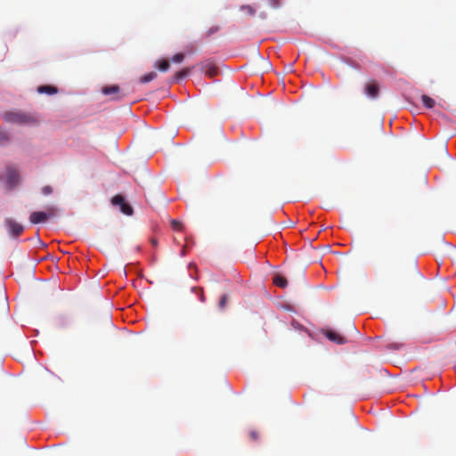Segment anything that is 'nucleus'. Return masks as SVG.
Returning <instances> with one entry per match:
<instances>
[{"label":"nucleus","mask_w":456,"mask_h":456,"mask_svg":"<svg viewBox=\"0 0 456 456\" xmlns=\"http://www.w3.org/2000/svg\"><path fill=\"white\" fill-rule=\"evenodd\" d=\"M4 118L6 122L37 126L39 123V119L37 116L31 113H26L21 111H11L4 114Z\"/></svg>","instance_id":"obj_1"},{"label":"nucleus","mask_w":456,"mask_h":456,"mask_svg":"<svg viewBox=\"0 0 456 456\" xmlns=\"http://www.w3.org/2000/svg\"><path fill=\"white\" fill-rule=\"evenodd\" d=\"M57 215V208L55 207H48L46 211H35L29 216L31 224H37L45 223L49 218L55 217Z\"/></svg>","instance_id":"obj_2"},{"label":"nucleus","mask_w":456,"mask_h":456,"mask_svg":"<svg viewBox=\"0 0 456 456\" xmlns=\"http://www.w3.org/2000/svg\"><path fill=\"white\" fill-rule=\"evenodd\" d=\"M111 203L114 206H118L120 208V211L123 214H125L126 216L133 215V212H134L133 208L130 206V204L126 202L125 198L122 195H119V194L115 195L111 199Z\"/></svg>","instance_id":"obj_3"},{"label":"nucleus","mask_w":456,"mask_h":456,"mask_svg":"<svg viewBox=\"0 0 456 456\" xmlns=\"http://www.w3.org/2000/svg\"><path fill=\"white\" fill-rule=\"evenodd\" d=\"M4 224L7 227L8 232L13 236L18 237L24 231L23 226L12 218H6Z\"/></svg>","instance_id":"obj_4"},{"label":"nucleus","mask_w":456,"mask_h":456,"mask_svg":"<svg viewBox=\"0 0 456 456\" xmlns=\"http://www.w3.org/2000/svg\"><path fill=\"white\" fill-rule=\"evenodd\" d=\"M102 93L105 95H112V100L119 101L124 98L125 94H120V88L117 85L108 86L102 88Z\"/></svg>","instance_id":"obj_5"},{"label":"nucleus","mask_w":456,"mask_h":456,"mask_svg":"<svg viewBox=\"0 0 456 456\" xmlns=\"http://www.w3.org/2000/svg\"><path fill=\"white\" fill-rule=\"evenodd\" d=\"M322 333L329 340H330L338 345H343V344L346 343V338L335 330H332L330 329H326V330H323Z\"/></svg>","instance_id":"obj_6"},{"label":"nucleus","mask_w":456,"mask_h":456,"mask_svg":"<svg viewBox=\"0 0 456 456\" xmlns=\"http://www.w3.org/2000/svg\"><path fill=\"white\" fill-rule=\"evenodd\" d=\"M364 92L368 96L371 98L378 97L379 92V86L378 82L375 80H370L369 83L366 84Z\"/></svg>","instance_id":"obj_7"},{"label":"nucleus","mask_w":456,"mask_h":456,"mask_svg":"<svg viewBox=\"0 0 456 456\" xmlns=\"http://www.w3.org/2000/svg\"><path fill=\"white\" fill-rule=\"evenodd\" d=\"M201 69L209 77H214L218 73L216 66L213 61H210L204 62L202 64Z\"/></svg>","instance_id":"obj_8"},{"label":"nucleus","mask_w":456,"mask_h":456,"mask_svg":"<svg viewBox=\"0 0 456 456\" xmlns=\"http://www.w3.org/2000/svg\"><path fill=\"white\" fill-rule=\"evenodd\" d=\"M57 88L53 86H40L37 87V92L39 94H54L57 93Z\"/></svg>","instance_id":"obj_9"},{"label":"nucleus","mask_w":456,"mask_h":456,"mask_svg":"<svg viewBox=\"0 0 456 456\" xmlns=\"http://www.w3.org/2000/svg\"><path fill=\"white\" fill-rule=\"evenodd\" d=\"M273 283L277 287L282 288V289L286 288L288 285V281H287L286 278L281 275H275L273 277Z\"/></svg>","instance_id":"obj_10"},{"label":"nucleus","mask_w":456,"mask_h":456,"mask_svg":"<svg viewBox=\"0 0 456 456\" xmlns=\"http://www.w3.org/2000/svg\"><path fill=\"white\" fill-rule=\"evenodd\" d=\"M191 69H192V68H184V69H183L182 70L176 72L174 75V79L176 80V81H179V80L184 78L185 77H187L190 74Z\"/></svg>","instance_id":"obj_11"},{"label":"nucleus","mask_w":456,"mask_h":456,"mask_svg":"<svg viewBox=\"0 0 456 456\" xmlns=\"http://www.w3.org/2000/svg\"><path fill=\"white\" fill-rule=\"evenodd\" d=\"M154 67L158 68L160 71L165 72L168 70L170 64L167 60H160L155 62Z\"/></svg>","instance_id":"obj_12"},{"label":"nucleus","mask_w":456,"mask_h":456,"mask_svg":"<svg viewBox=\"0 0 456 456\" xmlns=\"http://www.w3.org/2000/svg\"><path fill=\"white\" fill-rule=\"evenodd\" d=\"M421 101H422V103L423 105L428 108V109H432L434 108L435 104H436V102L434 99H432L431 97L426 95V94H423L421 96Z\"/></svg>","instance_id":"obj_13"},{"label":"nucleus","mask_w":456,"mask_h":456,"mask_svg":"<svg viewBox=\"0 0 456 456\" xmlns=\"http://www.w3.org/2000/svg\"><path fill=\"white\" fill-rule=\"evenodd\" d=\"M156 77H157V73L156 72H150L148 74H145V75L142 76L139 78V82L141 84H146V83H149V82L152 81Z\"/></svg>","instance_id":"obj_14"},{"label":"nucleus","mask_w":456,"mask_h":456,"mask_svg":"<svg viewBox=\"0 0 456 456\" xmlns=\"http://www.w3.org/2000/svg\"><path fill=\"white\" fill-rule=\"evenodd\" d=\"M17 180H18V175L15 171H11L9 172V175H8V182L9 183L13 186L16 183H17Z\"/></svg>","instance_id":"obj_15"},{"label":"nucleus","mask_w":456,"mask_h":456,"mask_svg":"<svg viewBox=\"0 0 456 456\" xmlns=\"http://www.w3.org/2000/svg\"><path fill=\"white\" fill-rule=\"evenodd\" d=\"M184 58H185V54H184V53H178L175 54V55L172 57L171 61H172L173 62L181 63V62H183V61Z\"/></svg>","instance_id":"obj_16"},{"label":"nucleus","mask_w":456,"mask_h":456,"mask_svg":"<svg viewBox=\"0 0 456 456\" xmlns=\"http://www.w3.org/2000/svg\"><path fill=\"white\" fill-rule=\"evenodd\" d=\"M171 227L175 231H181L183 229V224L178 220H172Z\"/></svg>","instance_id":"obj_17"},{"label":"nucleus","mask_w":456,"mask_h":456,"mask_svg":"<svg viewBox=\"0 0 456 456\" xmlns=\"http://www.w3.org/2000/svg\"><path fill=\"white\" fill-rule=\"evenodd\" d=\"M219 29H220V27L218 25H216V26H213V27L209 28L206 31V37H211L213 34L216 33Z\"/></svg>","instance_id":"obj_18"},{"label":"nucleus","mask_w":456,"mask_h":456,"mask_svg":"<svg viewBox=\"0 0 456 456\" xmlns=\"http://www.w3.org/2000/svg\"><path fill=\"white\" fill-rule=\"evenodd\" d=\"M228 297L227 295H223L219 301V307L224 309L227 304Z\"/></svg>","instance_id":"obj_19"},{"label":"nucleus","mask_w":456,"mask_h":456,"mask_svg":"<svg viewBox=\"0 0 456 456\" xmlns=\"http://www.w3.org/2000/svg\"><path fill=\"white\" fill-rule=\"evenodd\" d=\"M241 9L245 10L249 15H254L256 13L255 9L250 5H244Z\"/></svg>","instance_id":"obj_20"},{"label":"nucleus","mask_w":456,"mask_h":456,"mask_svg":"<svg viewBox=\"0 0 456 456\" xmlns=\"http://www.w3.org/2000/svg\"><path fill=\"white\" fill-rule=\"evenodd\" d=\"M42 192L44 195H50L53 192V188L49 185H45L42 188Z\"/></svg>","instance_id":"obj_21"},{"label":"nucleus","mask_w":456,"mask_h":456,"mask_svg":"<svg viewBox=\"0 0 456 456\" xmlns=\"http://www.w3.org/2000/svg\"><path fill=\"white\" fill-rule=\"evenodd\" d=\"M269 3L272 8H278L281 5V0H270Z\"/></svg>","instance_id":"obj_22"},{"label":"nucleus","mask_w":456,"mask_h":456,"mask_svg":"<svg viewBox=\"0 0 456 456\" xmlns=\"http://www.w3.org/2000/svg\"><path fill=\"white\" fill-rule=\"evenodd\" d=\"M249 436L252 441H256L258 439V433L255 430L250 431Z\"/></svg>","instance_id":"obj_23"},{"label":"nucleus","mask_w":456,"mask_h":456,"mask_svg":"<svg viewBox=\"0 0 456 456\" xmlns=\"http://www.w3.org/2000/svg\"><path fill=\"white\" fill-rule=\"evenodd\" d=\"M411 269L412 271L415 273H418V270H417V264L416 262H413L412 265H411Z\"/></svg>","instance_id":"obj_24"},{"label":"nucleus","mask_w":456,"mask_h":456,"mask_svg":"<svg viewBox=\"0 0 456 456\" xmlns=\"http://www.w3.org/2000/svg\"><path fill=\"white\" fill-rule=\"evenodd\" d=\"M0 137H1V138H4V139H5V140L7 139V136L5 135V134H4V133H3L1 130H0Z\"/></svg>","instance_id":"obj_25"},{"label":"nucleus","mask_w":456,"mask_h":456,"mask_svg":"<svg viewBox=\"0 0 456 456\" xmlns=\"http://www.w3.org/2000/svg\"><path fill=\"white\" fill-rule=\"evenodd\" d=\"M200 292H201V297H200V299H201V301H204V296H203L202 289H200Z\"/></svg>","instance_id":"obj_26"},{"label":"nucleus","mask_w":456,"mask_h":456,"mask_svg":"<svg viewBox=\"0 0 456 456\" xmlns=\"http://www.w3.org/2000/svg\"><path fill=\"white\" fill-rule=\"evenodd\" d=\"M156 243H157V242H156V240H152V244H153V245H156Z\"/></svg>","instance_id":"obj_27"},{"label":"nucleus","mask_w":456,"mask_h":456,"mask_svg":"<svg viewBox=\"0 0 456 456\" xmlns=\"http://www.w3.org/2000/svg\"><path fill=\"white\" fill-rule=\"evenodd\" d=\"M185 254L184 248L182 250V255L183 256Z\"/></svg>","instance_id":"obj_28"}]
</instances>
